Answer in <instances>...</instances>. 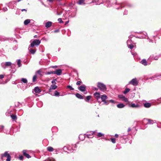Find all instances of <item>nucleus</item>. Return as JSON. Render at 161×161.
<instances>
[{
    "mask_svg": "<svg viewBox=\"0 0 161 161\" xmlns=\"http://www.w3.org/2000/svg\"><path fill=\"white\" fill-rule=\"evenodd\" d=\"M23 157L22 156H20L19 157V159L20 160H22L23 159Z\"/></svg>",
    "mask_w": 161,
    "mask_h": 161,
    "instance_id": "obj_59",
    "label": "nucleus"
},
{
    "mask_svg": "<svg viewBox=\"0 0 161 161\" xmlns=\"http://www.w3.org/2000/svg\"><path fill=\"white\" fill-rule=\"evenodd\" d=\"M57 86L56 85H51L49 89V92H51V90H52L56 89L57 88Z\"/></svg>",
    "mask_w": 161,
    "mask_h": 161,
    "instance_id": "obj_15",
    "label": "nucleus"
},
{
    "mask_svg": "<svg viewBox=\"0 0 161 161\" xmlns=\"http://www.w3.org/2000/svg\"><path fill=\"white\" fill-rule=\"evenodd\" d=\"M17 48V45H15V46L14 47H13V49L14 50H16Z\"/></svg>",
    "mask_w": 161,
    "mask_h": 161,
    "instance_id": "obj_56",
    "label": "nucleus"
},
{
    "mask_svg": "<svg viewBox=\"0 0 161 161\" xmlns=\"http://www.w3.org/2000/svg\"><path fill=\"white\" fill-rule=\"evenodd\" d=\"M161 78V75H156L154 77H151L150 78L153 80L158 79Z\"/></svg>",
    "mask_w": 161,
    "mask_h": 161,
    "instance_id": "obj_16",
    "label": "nucleus"
},
{
    "mask_svg": "<svg viewBox=\"0 0 161 161\" xmlns=\"http://www.w3.org/2000/svg\"><path fill=\"white\" fill-rule=\"evenodd\" d=\"M110 141L113 143H115L116 142L115 139L114 138H111Z\"/></svg>",
    "mask_w": 161,
    "mask_h": 161,
    "instance_id": "obj_44",
    "label": "nucleus"
},
{
    "mask_svg": "<svg viewBox=\"0 0 161 161\" xmlns=\"http://www.w3.org/2000/svg\"><path fill=\"white\" fill-rule=\"evenodd\" d=\"M8 9L6 7H4L3 8V10L4 12L6 11Z\"/></svg>",
    "mask_w": 161,
    "mask_h": 161,
    "instance_id": "obj_57",
    "label": "nucleus"
},
{
    "mask_svg": "<svg viewBox=\"0 0 161 161\" xmlns=\"http://www.w3.org/2000/svg\"><path fill=\"white\" fill-rule=\"evenodd\" d=\"M67 88H68L70 89L71 90H74V88H73L70 85L68 86H67Z\"/></svg>",
    "mask_w": 161,
    "mask_h": 161,
    "instance_id": "obj_45",
    "label": "nucleus"
},
{
    "mask_svg": "<svg viewBox=\"0 0 161 161\" xmlns=\"http://www.w3.org/2000/svg\"><path fill=\"white\" fill-rule=\"evenodd\" d=\"M34 47H31L30 45L28 47V50L29 52L32 54H34L36 52V50L35 49L33 48Z\"/></svg>",
    "mask_w": 161,
    "mask_h": 161,
    "instance_id": "obj_10",
    "label": "nucleus"
},
{
    "mask_svg": "<svg viewBox=\"0 0 161 161\" xmlns=\"http://www.w3.org/2000/svg\"><path fill=\"white\" fill-rule=\"evenodd\" d=\"M125 6L128 8H132L133 7V5L131 3H128L125 5Z\"/></svg>",
    "mask_w": 161,
    "mask_h": 161,
    "instance_id": "obj_32",
    "label": "nucleus"
},
{
    "mask_svg": "<svg viewBox=\"0 0 161 161\" xmlns=\"http://www.w3.org/2000/svg\"><path fill=\"white\" fill-rule=\"evenodd\" d=\"M91 98V96H87L86 97V99H85V100L86 102H88L90 99Z\"/></svg>",
    "mask_w": 161,
    "mask_h": 161,
    "instance_id": "obj_38",
    "label": "nucleus"
},
{
    "mask_svg": "<svg viewBox=\"0 0 161 161\" xmlns=\"http://www.w3.org/2000/svg\"><path fill=\"white\" fill-rule=\"evenodd\" d=\"M94 96L95 97L97 98H100V93L99 92H96L94 94Z\"/></svg>",
    "mask_w": 161,
    "mask_h": 161,
    "instance_id": "obj_28",
    "label": "nucleus"
},
{
    "mask_svg": "<svg viewBox=\"0 0 161 161\" xmlns=\"http://www.w3.org/2000/svg\"><path fill=\"white\" fill-rule=\"evenodd\" d=\"M142 33V34L143 35V36H137V37H136L137 38H140V39H142V38H146V36H147V40H149V42H152V43H153V40H151V39H150L149 37L147 36V33L146 32H138V33Z\"/></svg>",
    "mask_w": 161,
    "mask_h": 161,
    "instance_id": "obj_1",
    "label": "nucleus"
},
{
    "mask_svg": "<svg viewBox=\"0 0 161 161\" xmlns=\"http://www.w3.org/2000/svg\"><path fill=\"white\" fill-rule=\"evenodd\" d=\"M12 63L10 62H2L1 63V67L4 69H6V68L11 66Z\"/></svg>",
    "mask_w": 161,
    "mask_h": 161,
    "instance_id": "obj_4",
    "label": "nucleus"
},
{
    "mask_svg": "<svg viewBox=\"0 0 161 161\" xmlns=\"http://www.w3.org/2000/svg\"><path fill=\"white\" fill-rule=\"evenodd\" d=\"M17 65L19 67L21 66V60L19 59L17 60Z\"/></svg>",
    "mask_w": 161,
    "mask_h": 161,
    "instance_id": "obj_41",
    "label": "nucleus"
},
{
    "mask_svg": "<svg viewBox=\"0 0 161 161\" xmlns=\"http://www.w3.org/2000/svg\"><path fill=\"white\" fill-rule=\"evenodd\" d=\"M10 116L13 120H16L17 119V116L15 115H14V114H12V115H11Z\"/></svg>",
    "mask_w": 161,
    "mask_h": 161,
    "instance_id": "obj_31",
    "label": "nucleus"
},
{
    "mask_svg": "<svg viewBox=\"0 0 161 161\" xmlns=\"http://www.w3.org/2000/svg\"><path fill=\"white\" fill-rule=\"evenodd\" d=\"M84 1V0H79L77 2V3L79 5L85 4Z\"/></svg>",
    "mask_w": 161,
    "mask_h": 161,
    "instance_id": "obj_24",
    "label": "nucleus"
},
{
    "mask_svg": "<svg viewBox=\"0 0 161 161\" xmlns=\"http://www.w3.org/2000/svg\"><path fill=\"white\" fill-rule=\"evenodd\" d=\"M94 132V131H92L87 132L86 134H85V135H86V137L88 138H92L93 137V134Z\"/></svg>",
    "mask_w": 161,
    "mask_h": 161,
    "instance_id": "obj_8",
    "label": "nucleus"
},
{
    "mask_svg": "<svg viewBox=\"0 0 161 161\" xmlns=\"http://www.w3.org/2000/svg\"><path fill=\"white\" fill-rule=\"evenodd\" d=\"M118 97L119 98L121 99L122 100L124 98L125 96H123V95H119Z\"/></svg>",
    "mask_w": 161,
    "mask_h": 161,
    "instance_id": "obj_46",
    "label": "nucleus"
},
{
    "mask_svg": "<svg viewBox=\"0 0 161 161\" xmlns=\"http://www.w3.org/2000/svg\"><path fill=\"white\" fill-rule=\"evenodd\" d=\"M159 57V56H156L154 57V59L155 60H158Z\"/></svg>",
    "mask_w": 161,
    "mask_h": 161,
    "instance_id": "obj_49",
    "label": "nucleus"
},
{
    "mask_svg": "<svg viewBox=\"0 0 161 161\" xmlns=\"http://www.w3.org/2000/svg\"><path fill=\"white\" fill-rule=\"evenodd\" d=\"M129 37V39H130V38H132L131 36H130ZM131 40H128L127 41V45H129L130 44H131Z\"/></svg>",
    "mask_w": 161,
    "mask_h": 161,
    "instance_id": "obj_37",
    "label": "nucleus"
},
{
    "mask_svg": "<svg viewBox=\"0 0 161 161\" xmlns=\"http://www.w3.org/2000/svg\"><path fill=\"white\" fill-rule=\"evenodd\" d=\"M59 31V29H57V30H55V31H54V33H57V32H58Z\"/></svg>",
    "mask_w": 161,
    "mask_h": 161,
    "instance_id": "obj_63",
    "label": "nucleus"
},
{
    "mask_svg": "<svg viewBox=\"0 0 161 161\" xmlns=\"http://www.w3.org/2000/svg\"><path fill=\"white\" fill-rule=\"evenodd\" d=\"M4 157L7 158L6 159V161H10L11 157L9 154L8 153V151H6L3 154H1V158H2Z\"/></svg>",
    "mask_w": 161,
    "mask_h": 161,
    "instance_id": "obj_5",
    "label": "nucleus"
},
{
    "mask_svg": "<svg viewBox=\"0 0 161 161\" xmlns=\"http://www.w3.org/2000/svg\"><path fill=\"white\" fill-rule=\"evenodd\" d=\"M86 137V135L84 134H81L79 135V139L81 141H83L84 140L85 138Z\"/></svg>",
    "mask_w": 161,
    "mask_h": 161,
    "instance_id": "obj_14",
    "label": "nucleus"
},
{
    "mask_svg": "<svg viewBox=\"0 0 161 161\" xmlns=\"http://www.w3.org/2000/svg\"><path fill=\"white\" fill-rule=\"evenodd\" d=\"M130 91V89L129 88H126L125 89V90L124 91L123 93L124 94H126L128 92Z\"/></svg>",
    "mask_w": 161,
    "mask_h": 161,
    "instance_id": "obj_35",
    "label": "nucleus"
},
{
    "mask_svg": "<svg viewBox=\"0 0 161 161\" xmlns=\"http://www.w3.org/2000/svg\"><path fill=\"white\" fill-rule=\"evenodd\" d=\"M75 96L77 98L80 99H83V97L82 95L78 93H77L75 94Z\"/></svg>",
    "mask_w": 161,
    "mask_h": 161,
    "instance_id": "obj_23",
    "label": "nucleus"
},
{
    "mask_svg": "<svg viewBox=\"0 0 161 161\" xmlns=\"http://www.w3.org/2000/svg\"><path fill=\"white\" fill-rule=\"evenodd\" d=\"M27 151L26 150H24L23 151V155L27 158H31V156L28 153H26Z\"/></svg>",
    "mask_w": 161,
    "mask_h": 161,
    "instance_id": "obj_13",
    "label": "nucleus"
},
{
    "mask_svg": "<svg viewBox=\"0 0 161 161\" xmlns=\"http://www.w3.org/2000/svg\"><path fill=\"white\" fill-rule=\"evenodd\" d=\"M122 100L125 102H128V99L127 98H126L125 97H124L122 99Z\"/></svg>",
    "mask_w": 161,
    "mask_h": 161,
    "instance_id": "obj_48",
    "label": "nucleus"
},
{
    "mask_svg": "<svg viewBox=\"0 0 161 161\" xmlns=\"http://www.w3.org/2000/svg\"><path fill=\"white\" fill-rule=\"evenodd\" d=\"M148 121V122L147 123V124H153L155 122V121L151 119H146Z\"/></svg>",
    "mask_w": 161,
    "mask_h": 161,
    "instance_id": "obj_21",
    "label": "nucleus"
},
{
    "mask_svg": "<svg viewBox=\"0 0 161 161\" xmlns=\"http://www.w3.org/2000/svg\"><path fill=\"white\" fill-rule=\"evenodd\" d=\"M144 106L147 108H148L151 107V104L150 103H146L144 104Z\"/></svg>",
    "mask_w": 161,
    "mask_h": 161,
    "instance_id": "obj_25",
    "label": "nucleus"
},
{
    "mask_svg": "<svg viewBox=\"0 0 161 161\" xmlns=\"http://www.w3.org/2000/svg\"><path fill=\"white\" fill-rule=\"evenodd\" d=\"M41 71L40 70H38L36 72V74H39V75H41Z\"/></svg>",
    "mask_w": 161,
    "mask_h": 161,
    "instance_id": "obj_53",
    "label": "nucleus"
},
{
    "mask_svg": "<svg viewBox=\"0 0 161 161\" xmlns=\"http://www.w3.org/2000/svg\"><path fill=\"white\" fill-rule=\"evenodd\" d=\"M128 14V11H127L125 10L124 13V15H126Z\"/></svg>",
    "mask_w": 161,
    "mask_h": 161,
    "instance_id": "obj_60",
    "label": "nucleus"
},
{
    "mask_svg": "<svg viewBox=\"0 0 161 161\" xmlns=\"http://www.w3.org/2000/svg\"><path fill=\"white\" fill-rule=\"evenodd\" d=\"M106 3L107 4V7H110L111 6V5H110V1H107L106 2Z\"/></svg>",
    "mask_w": 161,
    "mask_h": 161,
    "instance_id": "obj_47",
    "label": "nucleus"
},
{
    "mask_svg": "<svg viewBox=\"0 0 161 161\" xmlns=\"http://www.w3.org/2000/svg\"><path fill=\"white\" fill-rule=\"evenodd\" d=\"M104 135V134H102L101 132H98L97 134V136L99 137H101L103 136Z\"/></svg>",
    "mask_w": 161,
    "mask_h": 161,
    "instance_id": "obj_43",
    "label": "nucleus"
},
{
    "mask_svg": "<svg viewBox=\"0 0 161 161\" xmlns=\"http://www.w3.org/2000/svg\"><path fill=\"white\" fill-rule=\"evenodd\" d=\"M36 77H37L36 74L33 76L32 79V81L33 82H35L36 81Z\"/></svg>",
    "mask_w": 161,
    "mask_h": 161,
    "instance_id": "obj_40",
    "label": "nucleus"
},
{
    "mask_svg": "<svg viewBox=\"0 0 161 161\" xmlns=\"http://www.w3.org/2000/svg\"><path fill=\"white\" fill-rule=\"evenodd\" d=\"M78 89L81 92H84L86 91V86L83 85H81L78 88Z\"/></svg>",
    "mask_w": 161,
    "mask_h": 161,
    "instance_id": "obj_11",
    "label": "nucleus"
},
{
    "mask_svg": "<svg viewBox=\"0 0 161 161\" xmlns=\"http://www.w3.org/2000/svg\"><path fill=\"white\" fill-rule=\"evenodd\" d=\"M124 6L125 5L124 4V3L121 4L119 5V7L121 8H122L124 7Z\"/></svg>",
    "mask_w": 161,
    "mask_h": 161,
    "instance_id": "obj_55",
    "label": "nucleus"
},
{
    "mask_svg": "<svg viewBox=\"0 0 161 161\" xmlns=\"http://www.w3.org/2000/svg\"><path fill=\"white\" fill-rule=\"evenodd\" d=\"M21 81L23 83H26L27 82V80L26 78H22L21 79Z\"/></svg>",
    "mask_w": 161,
    "mask_h": 161,
    "instance_id": "obj_33",
    "label": "nucleus"
},
{
    "mask_svg": "<svg viewBox=\"0 0 161 161\" xmlns=\"http://www.w3.org/2000/svg\"><path fill=\"white\" fill-rule=\"evenodd\" d=\"M34 91L36 93H39L41 92V90L38 87H36L34 89Z\"/></svg>",
    "mask_w": 161,
    "mask_h": 161,
    "instance_id": "obj_20",
    "label": "nucleus"
},
{
    "mask_svg": "<svg viewBox=\"0 0 161 161\" xmlns=\"http://www.w3.org/2000/svg\"><path fill=\"white\" fill-rule=\"evenodd\" d=\"M52 74H54V71H50L47 72L46 73V74L47 75H50Z\"/></svg>",
    "mask_w": 161,
    "mask_h": 161,
    "instance_id": "obj_42",
    "label": "nucleus"
},
{
    "mask_svg": "<svg viewBox=\"0 0 161 161\" xmlns=\"http://www.w3.org/2000/svg\"><path fill=\"white\" fill-rule=\"evenodd\" d=\"M56 81H57L56 79H54L52 81V83L53 84H56Z\"/></svg>",
    "mask_w": 161,
    "mask_h": 161,
    "instance_id": "obj_51",
    "label": "nucleus"
},
{
    "mask_svg": "<svg viewBox=\"0 0 161 161\" xmlns=\"http://www.w3.org/2000/svg\"><path fill=\"white\" fill-rule=\"evenodd\" d=\"M31 20L30 19H27L25 20L24 21V24L25 25H26L30 23Z\"/></svg>",
    "mask_w": 161,
    "mask_h": 161,
    "instance_id": "obj_26",
    "label": "nucleus"
},
{
    "mask_svg": "<svg viewBox=\"0 0 161 161\" xmlns=\"http://www.w3.org/2000/svg\"><path fill=\"white\" fill-rule=\"evenodd\" d=\"M52 22L51 21H48L45 24V26L47 28L50 27L52 25Z\"/></svg>",
    "mask_w": 161,
    "mask_h": 161,
    "instance_id": "obj_18",
    "label": "nucleus"
},
{
    "mask_svg": "<svg viewBox=\"0 0 161 161\" xmlns=\"http://www.w3.org/2000/svg\"><path fill=\"white\" fill-rule=\"evenodd\" d=\"M127 46L130 49H132L134 47V45L131 44H130Z\"/></svg>",
    "mask_w": 161,
    "mask_h": 161,
    "instance_id": "obj_39",
    "label": "nucleus"
},
{
    "mask_svg": "<svg viewBox=\"0 0 161 161\" xmlns=\"http://www.w3.org/2000/svg\"><path fill=\"white\" fill-rule=\"evenodd\" d=\"M58 21L60 23H63V22L62 21L61 18H59L58 19Z\"/></svg>",
    "mask_w": 161,
    "mask_h": 161,
    "instance_id": "obj_50",
    "label": "nucleus"
},
{
    "mask_svg": "<svg viewBox=\"0 0 161 161\" xmlns=\"http://www.w3.org/2000/svg\"><path fill=\"white\" fill-rule=\"evenodd\" d=\"M62 12H59V13H58V12H57L56 14H57V15H61V14H62Z\"/></svg>",
    "mask_w": 161,
    "mask_h": 161,
    "instance_id": "obj_62",
    "label": "nucleus"
},
{
    "mask_svg": "<svg viewBox=\"0 0 161 161\" xmlns=\"http://www.w3.org/2000/svg\"><path fill=\"white\" fill-rule=\"evenodd\" d=\"M60 93L57 91H55L54 92V96L58 97L59 96Z\"/></svg>",
    "mask_w": 161,
    "mask_h": 161,
    "instance_id": "obj_36",
    "label": "nucleus"
},
{
    "mask_svg": "<svg viewBox=\"0 0 161 161\" xmlns=\"http://www.w3.org/2000/svg\"><path fill=\"white\" fill-rule=\"evenodd\" d=\"M44 161H56L55 159L52 158H49L48 159L45 160Z\"/></svg>",
    "mask_w": 161,
    "mask_h": 161,
    "instance_id": "obj_29",
    "label": "nucleus"
},
{
    "mask_svg": "<svg viewBox=\"0 0 161 161\" xmlns=\"http://www.w3.org/2000/svg\"><path fill=\"white\" fill-rule=\"evenodd\" d=\"M109 101L111 103H116V102L113 100H110Z\"/></svg>",
    "mask_w": 161,
    "mask_h": 161,
    "instance_id": "obj_54",
    "label": "nucleus"
},
{
    "mask_svg": "<svg viewBox=\"0 0 161 161\" xmlns=\"http://www.w3.org/2000/svg\"><path fill=\"white\" fill-rule=\"evenodd\" d=\"M41 41L39 40H34L31 43L30 45L31 47H34L35 46H38L40 44Z\"/></svg>",
    "mask_w": 161,
    "mask_h": 161,
    "instance_id": "obj_6",
    "label": "nucleus"
},
{
    "mask_svg": "<svg viewBox=\"0 0 161 161\" xmlns=\"http://www.w3.org/2000/svg\"><path fill=\"white\" fill-rule=\"evenodd\" d=\"M100 98L101 99L102 101H104L108 98L107 96L105 95H103L101 96Z\"/></svg>",
    "mask_w": 161,
    "mask_h": 161,
    "instance_id": "obj_17",
    "label": "nucleus"
},
{
    "mask_svg": "<svg viewBox=\"0 0 161 161\" xmlns=\"http://www.w3.org/2000/svg\"><path fill=\"white\" fill-rule=\"evenodd\" d=\"M102 102H104V104H106V105L109 104V103L108 102V101H107L106 100H105L104 101Z\"/></svg>",
    "mask_w": 161,
    "mask_h": 161,
    "instance_id": "obj_52",
    "label": "nucleus"
},
{
    "mask_svg": "<svg viewBox=\"0 0 161 161\" xmlns=\"http://www.w3.org/2000/svg\"><path fill=\"white\" fill-rule=\"evenodd\" d=\"M97 86L101 91L104 92L106 90V86L103 83L98 82Z\"/></svg>",
    "mask_w": 161,
    "mask_h": 161,
    "instance_id": "obj_3",
    "label": "nucleus"
},
{
    "mask_svg": "<svg viewBox=\"0 0 161 161\" xmlns=\"http://www.w3.org/2000/svg\"><path fill=\"white\" fill-rule=\"evenodd\" d=\"M51 67L52 68H53L55 69V68H57V66H52Z\"/></svg>",
    "mask_w": 161,
    "mask_h": 161,
    "instance_id": "obj_64",
    "label": "nucleus"
},
{
    "mask_svg": "<svg viewBox=\"0 0 161 161\" xmlns=\"http://www.w3.org/2000/svg\"><path fill=\"white\" fill-rule=\"evenodd\" d=\"M69 148L70 147H68V146H64L63 148V149L64 152H68L67 151H68V149H70Z\"/></svg>",
    "mask_w": 161,
    "mask_h": 161,
    "instance_id": "obj_27",
    "label": "nucleus"
},
{
    "mask_svg": "<svg viewBox=\"0 0 161 161\" xmlns=\"http://www.w3.org/2000/svg\"><path fill=\"white\" fill-rule=\"evenodd\" d=\"M4 77V76L3 75H0V79H2Z\"/></svg>",
    "mask_w": 161,
    "mask_h": 161,
    "instance_id": "obj_61",
    "label": "nucleus"
},
{
    "mask_svg": "<svg viewBox=\"0 0 161 161\" xmlns=\"http://www.w3.org/2000/svg\"><path fill=\"white\" fill-rule=\"evenodd\" d=\"M125 106V105L122 103H120L117 105V107L119 108H123Z\"/></svg>",
    "mask_w": 161,
    "mask_h": 161,
    "instance_id": "obj_22",
    "label": "nucleus"
},
{
    "mask_svg": "<svg viewBox=\"0 0 161 161\" xmlns=\"http://www.w3.org/2000/svg\"><path fill=\"white\" fill-rule=\"evenodd\" d=\"M81 81H77L76 83V84L77 85H80V83H81Z\"/></svg>",
    "mask_w": 161,
    "mask_h": 161,
    "instance_id": "obj_58",
    "label": "nucleus"
},
{
    "mask_svg": "<svg viewBox=\"0 0 161 161\" xmlns=\"http://www.w3.org/2000/svg\"><path fill=\"white\" fill-rule=\"evenodd\" d=\"M151 60L150 59V58H148L147 61L146 60V59H142L140 62V63L144 66H146L147 65H150L151 64Z\"/></svg>",
    "mask_w": 161,
    "mask_h": 161,
    "instance_id": "obj_2",
    "label": "nucleus"
},
{
    "mask_svg": "<svg viewBox=\"0 0 161 161\" xmlns=\"http://www.w3.org/2000/svg\"><path fill=\"white\" fill-rule=\"evenodd\" d=\"M76 147L77 146L76 144L73 145L71 146H68V147H70V149H68V151H69V152H68V153L73 152V151L75 150V148H76Z\"/></svg>",
    "mask_w": 161,
    "mask_h": 161,
    "instance_id": "obj_9",
    "label": "nucleus"
},
{
    "mask_svg": "<svg viewBox=\"0 0 161 161\" xmlns=\"http://www.w3.org/2000/svg\"><path fill=\"white\" fill-rule=\"evenodd\" d=\"M100 1V0H98V1H96V2L95 3V4L96 5H99L101 4H103V3H104V2H100L99 1Z\"/></svg>",
    "mask_w": 161,
    "mask_h": 161,
    "instance_id": "obj_34",
    "label": "nucleus"
},
{
    "mask_svg": "<svg viewBox=\"0 0 161 161\" xmlns=\"http://www.w3.org/2000/svg\"><path fill=\"white\" fill-rule=\"evenodd\" d=\"M129 106L133 108H138L139 107V105L138 104H135L133 103L130 105Z\"/></svg>",
    "mask_w": 161,
    "mask_h": 161,
    "instance_id": "obj_19",
    "label": "nucleus"
},
{
    "mask_svg": "<svg viewBox=\"0 0 161 161\" xmlns=\"http://www.w3.org/2000/svg\"><path fill=\"white\" fill-rule=\"evenodd\" d=\"M54 71V74H56L58 75H60L62 73V70L61 69H56Z\"/></svg>",
    "mask_w": 161,
    "mask_h": 161,
    "instance_id": "obj_12",
    "label": "nucleus"
},
{
    "mask_svg": "<svg viewBox=\"0 0 161 161\" xmlns=\"http://www.w3.org/2000/svg\"><path fill=\"white\" fill-rule=\"evenodd\" d=\"M47 151L49 152H52L53 151L54 149L53 148L51 147H48L47 148Z\"/></svg>",
    "mask_w": 161,
    "mask_h": 161,
    "instance_id": "obj_30",
    "label": "nucleus"
},
{
    "mask_svg": "<svg viewBox=\"0 0 161 161\" xmlns=\"http://www.w3.org/2000/svg\"><path fill=\"white\" fill-rule=\"evenodd\" d=\"M129 84H131L133 86H137L138 84V81L136 78L133 79L132 80L129 82Z\"/></svg>",
    "mask_w": 161,
    "mask_h": 161,
    "instance_id": "obj_7",
    "label": "nucleus"
}]
</instances>
